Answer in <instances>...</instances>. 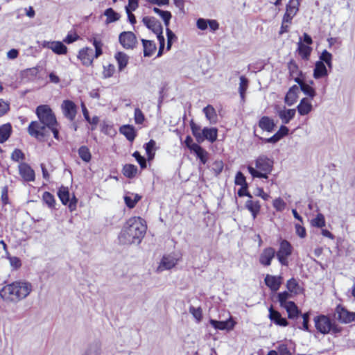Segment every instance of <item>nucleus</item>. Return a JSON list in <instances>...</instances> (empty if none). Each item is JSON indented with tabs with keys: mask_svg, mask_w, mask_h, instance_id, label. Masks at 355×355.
Instances as JSON below:
<instances>
[{
	"mask_svg": "<svg viewBox=\"0 0 355 355\" xmlns=\"http://www.w3.org/2000/svg\"><path fill=\"white\" fill-rule=\"evenodd\" d=\"M145 220L140 217L128 219L119 235L123 244L140 243L146 232Z\"/></svg>",
	"mask_w": 355,
	"mask_h": 355,
	"instance_id": "f257e3e1",
	"label": "nucleus"
},
{
	"mask_svg": "<svg viewBox=\"0 0 355 355\" xmlns=\"http://www.w3.org/2000/svg\"><path fill=\"white\" fill-rule=\"evenodd\" d=\"M33 290L32 284L26 281H15L0 290V297L6 302L17 303L26 298Z\"/></svg>",
	"mask_w": 355,
	"mask_h": 355,
	"instance_id": "f03ea898",
	"label": "nucleus"
},
{
	"mask_svg": "<svg viewBox=\"0 0 355 355\" xmlns=\"http://www.w3.org/2000/svg\"><path fill=\"white\" fill-rule=\"evenodd\" d=\"M89 42L92 43L95 48V53L94 54L92 48L84 47L80 49L78 54V58L81 61L83 65L87 67L92 65L94 59L98 58L103 53V42L101 40L94 36L89 39Z\"/></svg>",
	"mask_w": 355,
	"mask_h": 355,
	"instance_id": "7ed1b4c3",
	"label": "nucleus"
},
{
	"mask_svg": "<svg viewBox=\"0 0 355 355\" xmlns=\"http://www.w3.org/2000/svg\"><path fill=\"white\" fill-rule=\"evenodd\" d=\"M255 169L251 166H248L249 173L253 178H268V174L272 169L273 161L265 155H261L255 160Z\"/></svg>",
	"mask_w": 355,
	"mask_h": 355,
	"instance_id": "20e7f679",
	"label": "nucleus"
},
{
	"mask_svg": "<svg viewBox=\"0 0 355 355\" xmlns=\"http://www.w3.org/2000/svg\"><path fill=\"white\" fill-rule=\"evenodd\" d=\"M313 320L316 329L322 334H327L331 331L335 334L340 331V328L327 315H320L315 317Z\"/></svg>",
	"mask_w": 355,
	"mask_h": 355,
	"instance_id": "39448f33",
	"label": "nucleus"
},
{
	"mask_svg": "<svg viewBox=\"0 0 355 355\" xmlns=\"http://www.w3.org/2000/svg\"><path fill=\"white\" fill-rule=\"evenodd\" d=\"M36 114L40 121L47 128L57 123L55 116L47 105H39L36 108Z\"/></svg>",
	"mask_w": 355,
	"mask_h": 355,
	"instance_id": "423d86ee",
	"label": "nucleus"
},
{
	"mask_svg": "<svg viewBox=\"0 0 355 355\" xmlns=\"http://www.w3.org/2000/svg\"><path fill=\"white\" fill-rule=\"evenodd\" d=\"M293 247L288 241H281L279 250L275 254L281 265L285 266L288 265V258L291 255Z\"/></svg>",
	"mask_w": 355,
	"mask_h": 355,
	"instance_id": "0eeeda50",
	"label": "nucleus"
},
{
	"mask_svg": "<svg viewBox=\"0 0 355 355\" xmlns=\"http://www.w3.org/2000/svg\"><path fill=\"white\" fill-rule=\"evenodd\" d=\"M46 128H48L40 121H32L28 125V132L31 136L42 139L46 135Z\"/></svg>",
	"mask_w": 355,
	"mask_h": 355,
	"instance_id": "6e6552de",
	"label": "nucleus"
},
{
	"mask_svg": "<svg viewBox=\"0 0 355 355\" xmlns=\"http://www.w3.org/2000/svg\"><path fill=\"white\" fill-rule=\"evenodd\" d=\"M119 40L122 46L125 49H132L137 44V37L131 31L122 32L119 36Z\"/></svg>",
	"mask_w": 355,
	"mask_h": 355,
	"instance_id": "1a4fd4ad",
	"label": "nucleus"
},
{
	"mask_svg": "<svg viewBox=\"0 0 355 355\" xmlns=\"http://www.w3.org/2000/svg\"><path fill=\"white\" fill-rule=\"evenodd\" d=\"M42 48L51 49L58 55H65L67 53V47L60 41L44 40L40 43Z\"/></svg>",
	"mask_w": 355,
	"mask_h": 355,
	"instance_id": "9d476101",
	"label": "nucleus"
},
{
	"mask_svg": "<svg viewBox=\"0 0 355 355\" xmlns=\"http://www.w3.org/2000/svg\"><path fill=\"white\" fill-rule=\"evenodd\" d=\"M61 109L63 115L69 121H73L75 119L77 113V107L73 101L64 100L61 105Z\"/></svg>",
	"mask_w": 355,
	"mask_h": 355,
	"instance_id": "9b49d317",
	"label": "nucleus"
},
{
	"mask_svg": "<svg viewBox=\"0 0 355 355\" xmlns=\"http://www.w3.org/2000/svg\"><path fill=\"white\" fill-rule=\"evenodd\" d=\"M58 196L63 205L69 204L71 211L76 209L77 200L75 196L70 199V194L67 187H62L58 192Z\"/></svg>",
	"mask_w": 355,
	"mask_h": 355,
	"instance_id": "f8f14e48",
	"label": "nucleus"
},
{
	"mask_svg": "<svg viewBox=\"0 0 355 355\" xmlns=\"http://www.w3.org/2000/svg\"><path fill=\"white\" fill-rule=\"evenodd\" d=\"M275 254L276 252L273 248L268 247L264 248L259 254V263L265 267L270 266Z\"/></svg>",
	"mask_w": 355,
	"mask_h": 355,
	"instance_id": "ddd939ff",
	"label": "nucleus"
},
{
	"mask_svg": "<svg viewBox=\"0 0 355 355\" xmlns=\"http://www.w3.org/2000/svg\"><path fill=\"white\" fill-rule=\"evenodd\" d=\"M337 319L344 324H348L354 322V312H350L343 306L338 305L336 309Z\"/></svg>",
	"mask_w": 355,
	"mask_h": 355,
	"instance_id": "4468645a",
	"label": "nucleus"
},
{
	"mask_svg": "<svg viewBox=\"0 0 355 355\" xmlns=\"http://www.w3.org/2000/svg\"><path fill=\"white\" fill-rule=\"evenodd\" d=\"M178 259L172 255L164 256L157 268V272H162L166 270H170L176 266Z\"/></svg>",
	"mask_w": 355,
	"mask_h": 355,
	"instance_id": "2eb2a0df",
	"label": "nucleus"
},
{
	"mask_svg": "<svg viewBox=\"0 0 355 355\" xmlns=\"http://www.w3.org/2000/svg\"><path fill=\"white\" fill-rule=\"evenodd\" d=\"M210 324L216 329L219 330H232L233 329L235 322L230 318L225 321H217L214 319L209 320Z\"/></svg>",
	"mask_w": 355,
	"mask_h": 355,
	"instance_id": "dca6fc26",
	"label": "nucleus"
},
{
	"mask_svg": "<svg viewBox=\"0 0 355 355\" xmlns=\"http://www.w3.org/2000/svg\"><path fill=\"white\" fill-rule=\"evenodd\" d=\"M142 22L148 29L151 30L154 33H160V31L162 29V26L160 22L153 17H144L142 19Z\"/></svg>",
	"mask_w": 355,
	"mask_h": 355,
	"instance_id": "f3484780",
	"label": "nucleus"
},
{
	"mask_svg": "<svg viewBox=\"0 0 355 355\" xmlns=\"http://www.w3.org/2000/svg\"><path fill=\"white\" fill-rule=\"evenodd\" d=\"M19 174L25 181L31 182L35 180V172L26 163H21L19 166Z\"/></svg>",
	"mask_w": 355,
	"mask_h": 355,
	"instance_id": "a211bd4d",
	"label": "nucleus"
},
{
	"mask_svg": "<svg viewBox=\"0 0 355 355\" xmlns=\"http://www.w3.org/2000/svg\"><path fill=\"white\" fill-rule=\"evenodd\" d=\"M282 277L267 275L264 279L266 285L270 288L272 291H277L282 284Z\"/></svg>",
	"mask_w": 355,
	"mask_h": 355,
	"instance_id": "6ab92c4d",
	"label": "nucleus"
},
{
	"mask_svg": "<svg viewBox=\"0 0 355 355\" xmlns=\"http://www.w3.org/2000/svg\"><path fill=\"white\" fill-rule=\"evenodd\" d=\"M268 317L270 320L277 325L282 327H286L288 325L286 319L282 318L281 314L277 311L273 309L272 306L269 308Z\"/></svg>",
	"mask_w": 355,
	"mask_h": 355,
	"instance_id": "aec40b11",
	"label": "nucleus"
},
{
	"mask_svg": "<svg viewBox=\"0 0 355 355\" xmlns=\"http://www.w3.org/2000/svg\"><path fill=\"white\" fill-rule=\"evenodd\" d=\"M288 69L289 71L290 76L297 83H300V82L302 80L300 78V76H302V73L300 70L297 63L291 60L288 63Z\"/></svg>",
	"mask_w": 355,
	"mask_h": 355,
	"instance_id": "412c9836",
	"label": "nucleus"
},
{
	"mask_svg": "<svg viewBox=\"0 0 355 355\" xmlns=\"http://www.w3.org/2000/svg\"><path fill=\"white\" fill-rule=\"evenodd\" d=\"M296 113L295 109H282L277 111V114L284 124H287L292 120Z\"/></svg>",
	"mask_w": 355,
	"mask_h": 355,
	"instance_id": "4be33fe9",
	"label": "nucleus"
},
{
	"mask_svg": "<svg viewBox=\"0 0 355 355\" xmlns=\"http://www.w3.org/2000/svg\"><path fill=\"white\" fill-rule=\"evenodd\" d=\"M313 109L312 103L307 98H302L297 107L298 113L302 115H307Z\"/></svg>",
	"mask_w": 355,
	"mask_h": 355,
	"instance_id": "5701e85b",
	"label": "nucleus"
},
{
	"mask_svg": "<svg viewBox=\"0 0 355 355\" xmlns=\"http://www.w3.org/2000/svg\"><path fill=\"white\" fill-rule=\"evenodd\" d=\"M299 87L297 85L291 87L285 96V103L288 106L293 105L297 101Z\"/></svg>",
	"mask_w": 355,
	"mask_h": 355,
	"instance_id": "b1692460",
	"label": "nucleus"
},
{
	"mask_svg": "<svg viewBox=\"0 0 355 355\" xmlns=\"http://www.w3.org/2000/svg\"><path fill=\"white\" fill-rule=\"evenodd\" d=\"M259 126L264 131L271 132L274 130L275 123L274 120L268 116H263L259 121Z\"/></svg>",
	"mask_w": 355,
	"mask_h": 355,
	"instance_id": "393cba45",
	"label": "nucleus"
},
{
	"mask_svg": "<svg viewBox=\"0 0 355 355\" xmlns=\"http://www.w3.org/2000/svg\"><path fill=\"white\" fill-rule=\"evenodd\" d=\"M328 75L327 67L322 61H317L313 70V77L319 79Z\"/></svg>",
	"mask_w": 355,
	"mask_h": 355,
	"instance_id": "a878e982",
	"label": "nucleus"
},
{
	"mask_svg": "<svg viewBox=\"0 0 355 355\" xmlns=\"http://www.w3.org/2000/svg\"><path fill=\"white\" fill-rule=\"evenodd\" d=\"M245 207L251 213L253 219H255L260 211L261 205L259 201L250 198L245 202Z\"/></svg>",
	"mask_w": 355,
	"mask_h": 355,
	"instance_id": "bb28decb",
	"label": "nucleus"
},
{
	"mask_svg": "<svg viewBox=\"0 0 355 355\" xmlns=\"http://www.w3.org/2000/svg\"><path fill=\"white\" fill-rule=\"evenodd\" d=\"M192 152H193L196 155L197 157L200 159L202 164H205L207 162L209 159V153L200 146H193Z\"/></svg>",
	"mask_w": 355,
	"mask_h": 355,
	"instance_id": "cd10ccee",
	"label": "nucleus"
},
{
	"mask_svg": "<svg viewBox=\"0 0 355 355\" xmlns=\"http://www.w3.org/2000/svg\"><path fill=\"white\" fill-rule=\"evenodd\" d=\"M123 198L126 206L130 209H132L141 200V196L137 193H128L124 196Z\"/></svg>",
	"mask_w": 355,
	"mask_h": 355,
	"instance_id": "c85d7f7f",
	"label": "nucleus"
},
{
	"mask_svg": "<svg viewBox=\"0 0 355 355\" xmlns=\"http://www.w3.org/2000/svg\"><path fill=\"white\" fill-rule=\"evenodd\" d=\"M114 58L117 62L119 71H122L127 67L129 57L123 52H117Z\"/></svg>",
	"mask_w": 355,
	"mask_h": 355,
	"instance_id": "c756f323",
	"label": "nucleus"
},
{
	"mask_svg": "<svg viewBox=\"0 0 355 355\" xmlns=\"http://www.w3.org/2000/svg\"><path fill=\"white\" fill-rule=\"evenodd\" d=\"M144 47V55L145 57H150L156 50V45L151 40H141Z\"/></svg>",
	"mask_w": 355,
	"mask_h": 355,
	"instance_id": "7c9ffc66",
	"label": "nucleus"
},
{
	"mask_svg": "<svg viewBox=\"0 0 355 355\" xmlns=\"http://www.w3.org/2000/svg\"><path fill=\"white\" fill-rule=\"evenodd\" d=\"M12 133V126L10 123H5L0 126V144L6 141Z\"/></svg>",
	"mask_w": 355,
	"mask_h": 355,
	"instance_id": "2f4dec72",
	"label": "nucleus"
},
{
	"mask_svg": "<svg viewBox=\"0 0 355 355\" xmlns=\"http://www.w3.org/2000/svg\"><path fill=\"white\" fill-rule=\"evenodd\" d=\"M120 132L130 141H132L136 137L135 130L132 125H124L121 126L120 128Z\"/></svg>",
	"mask_w": 355,
	"mask_h": 355,
	"instance_id": "473e14b6",
	"label": "nucleus"
},
{
	"mask_svg": "<svg viewBox=\"0 0 355 355\" xmlns=\"http://www.w3.org/2000/svg\"><path fill=\"white\" fill-rule=\"evenodd\" d=\"M218 130L216 128H205L202 130L203 140L207 139L213 143L217 139Z\"/></svg>",
	"mask_w": 355,
	"mask_h": 355,
	"instance_id": "72a5a7b5",
	"label": "nucleus"
},
{
	"mask_svg": "<svg viewBox=\"0 0 355 355\" xmlns=\"http://www.w3.org/2000/svg\"><path fill=\"white\" fill-rule=\"evenodd\" d=\"M311 50L310 46L302 43L301 40L297 43V51L303 60H306L309 58Z\"/></svg>",
	"mask_w": 355,
	"mask_h": 355,
	"instance_id": "f704fd0d",
	"label": "nucleus"
},
{
	"mask_svg": "<svg viewBox=\"0 0 355 355\" xmlns=\"http://www.w3.org/2000/svg\"><path fill=\"white\" fill-rule=\"evenodd\" d=\"M283 307L286 310L288 318L294 319L300 314V311L293 302H289Z\"/></svg>",
	"mask_w": 355,
	"mask_h": 355,
	"instance_id": "c9c22d12",
	"label": "nucleus"
},
{
	"mask_svg": "<svg viewBox=\"0 0 355 355\" xmlns=\"http://www.w3.org/2000/svg\"><path fill=\"white\" fill-rule=\"evenodd\" d=\"M104 15L106 16L105 24L115 22L120 19V15L115 12L112 8H110L105 10Z\"/></svg>",
	"mask_w": 355,
	"mask_h": 355,
	"instance_id": "e433bc0d",
	"label": "nucleus"
},
{
	"mask_svg": "<svg viewBox=\"0 0 355 355\" xmlns=\"http://www.w3.org/2000/svg\"><path fill=\"white\" fill-rule=\"evenodd\" d=\"M206 118L211 123H216L217 122V114L215 109L211 105H207L203 109Z\"/></svg>",
	"mask_w": 355,
	"mask_h": 355,
	"instance_id": "4c0bfd02",
	"label": "nucleus"
},
{
	"mask_svg": "<svg viewBox=\"0 0 355 355\" xmlns=\"http://www.w3.org/2000/svg\"><path fill=\"white\" fill-rule=\"evenodd\" d=\"M300 0H290L286 6V12L296 15L299 10Z\"/></svg>",
	"mask_w": 355,
	"mask_h": 355,
	"instance_id": "58836bf2",
	"label": "nucleus"
},
{
	"mask_svg": "<svg viewBox=\"0 0 355 355\" xmlns=\"http://www.w3.org/2000/svg\"><path fill=\"white\" fill-rule=\"evenodd\" d=\"M153 11L163 19L166 27L168 26L171 18V12L169 11L160 10L157 8H154Z\"/></svg>",
	"mask_w": 355,
	"mask_h": 355,
	"instance_id": "ea45409f",
	"label": "nucleus"
},
{
	"mask_svg": "<svg viewBox=\"0 0 355 355\" xmlns=\"http://www.w3.org/2000/svg\"><path fill=\"white\" fill-rule=\"evenodd\" d=\"M137 173V167L133 164H126L123 166V173L129 178H133Z\"/></svg>",
	"mask_w": 355,
	"mask_h": 355,
	"instance_id": "a19ab883",
	"label": "nucleus"
},
{
	"mask_svg": "<svg viewBox=\"0 0 355 355\" xmlns=\"http://www.w3.org/2000/svg\"><path fill=\"white\" fill-rule=\"evenodd\" d=\"M300 83L298 84L304 94L309 96L311 98H313V97L315 96V89L309 85L304 83L302 80Z\"/></svg>",
	"mask_w": 355,
	"mask_h": 355,
	"instance_id": "79ce46f5",
	"label": "nucleus"
},
{
	"mask_svg": "<svg viewBox=\"0 0 355 355\" xmlns=\"http://www.w3.org/2000/svg\"><path fill=\"white\" fill-rule=\"evenodd\" d=\"M311 224L312 226L319 228L324 227L326 222L324 215L321 213L318 214L315 218L311 220Z\"/></svg>",
	"mask_w": 355,
	"mask_h": 355,
	"instance_id": "37998d69",
	"label": "nucleus"
},
{
	"mask_svg": "<svg viewBox=\"0 0 355 355\" xmlns=\"http://www.w3.org/2000/svg\"><path fill=\"white\" fill-rule=\"evenodd\" d=\"M78 155L85 162H89L92 157L89 148L85 146L80 147L78 149Z\"/></svg>",
	"mask_w": 355,
	"mask_h": 355,
	"instance_id": "c03bdc74",
	"label": "nucleus"
},
{
	"mask_svg": "<svg viewBox=\"0 0 355 355\" xmlns=\"http://www.w3.org/2000/svg\"><path fill=\"white\" fill-rule=\"evenodd\" d=\"M248 87V80L245 76L240 77L239 94L242 100L245 98V92Z\"/></svg>",
	"mask_w": 355,
	"mask_h": 355,
	"instance_id": "a18cd8bd",
	"label": "nucleus"
},
{
	"mask_svg": "<svg viewBox=\"0 0 355 355\" xmlns=\"http://www.w3.org/2000/svg\"><path fill=\"white\" fill-rule=\"evenodd\" d=\"M320 60V61H322L323 63H326L329 68L332 67V55L327 50H324L322 52Z\"/></svg>",
	"mask_w": 355,
	"mask_h": 355,
	"instance_id": "49530a36",
	"label": "nucleus"
},
{
	"mask_svg": "<svg viewBox=\"0 0 355 355\" xmlns=\"http://www.w3.org/2000/svg\"><path fill=\"white\" fill-rule=\"evenodd\" d=\"M155 141L153 139L150 140L147 144L145 145V149L146 154L148 155V159H151L153 158L155 155Z\"/></svg>",
	"mask_w": 355,
	"mask_h": 355,
	"instance_id": "de8ad7c7",
	"label": "nucleus"
},
{
	"mask_svg": "<svg viewBox=\"0 0 355 355\" xmlns=\"http://www.w3.org/2000/svg\"><path fill=\"white\" fill-rule=\"evenodd\" d=\"M278 301L281 305V306H284L286 305L287 303H288L290 301H288L289 299L292 297V295L287 291L282 292L278 294Z\"/></svg>",
	"mask_w": 355,
	"mask_h": 355,
	"instance_id": "09e8293b",
	"label": "nucleus"
},
{
	"mask_svg": "<svg viewBox=\"0 0 355 355\" xmlns=\"http://www.w3.org/2000/svg\"><path fill=\"white\" fill-rule=\"evenodd\" d=\"M191 128L193 136L198 142L203 141L202 132H201L200 127L193 123L191 124Z\"/></svg>",
	"mask_w": 355,
	"mask_h": 355,
	"instance_id": "8fccbe9b",
	"label": "nucleus"
},
{
	"mask_svg": "<svg viewBox=\"0 0 355 355\" xmlns=\"http://www.w3.org/2000/svg\"><path fill=\"white\" fill-rule=\"evenodd\" d=\"M44 202L51 208L54 207L55 200L54 196L49 192H44L42 196Z\"/></svg>",
	"mask_w": 355,
	"mask_h": 355,
	"instance_id": "3c124183",
	"label": "nucleus"
},
{
	"mask_svg": "<svg viewBox=\"0 0 355 355\" xmlns=\"http://www.w3.org/2000/svg\"><path fill=\"white\" fill-rule=\"evenodd\" d=\"M115 71V67L112 64H109L106 66H103V78H107L113 76Z\"/></svg>",
	"mask_w": 355,
	"mask_h": 355,
	"instance_id": "603ef678",
	"label": "nucleus"
},
{
	"mask_svg": "<svg viewBox=\"0 0 355 355\" xmlns=\"http://www.w3.org/2000/svg\"><path fill=\"white\" fill-rule=\"evenodd\" d=\"M134 119L137 124H142L145 120L144 114L138 107L135 109Z\"/></svg>",
	"mask_w": 355,
	"mask_h": 355,
	"instance_id": "864d4df0",
	"label": "nucleus"
},
{
	"mask_svg": "<svg viewBox=\"0 0 355 355\" xmlns=\"http://www.w3.org/2000/svg\"><path fill=\"white\" fill-rule=\"evenodd\" d=\"M85 355H101V348L97 345H90L86 350Z\"/></svg>",
	"mask_w": 355,
	"mask_h": 355,
	"instance_id": "5fc2aeb1",
	"label": "nucleus"
},
{
	"mask_svg": "<svg viewBox=\"0 0 355 355\" xmlns=\"http://www.w3.org/2000/svg\"><path fill=\"white\" fill-rule=\"evenodd\" d=\"M286 287L290 292L295 293L297 292V290L299 288V286L297 281L293 278L289 279L287 282Z\"/></svg>",
	"mask_w": 355,
	"mask_h": 355,
	"instance_id": "6e6d98bb",
	"label": "nucleus"
},
{
	"mask_svg": "<svg viewBox=\"0 0 355 355\" xmlns=\"http://www.w3.org/2000/svg\"><path fill=\"white\" fill-rule=\"evenodd\" d=\"M189 313L193 316V318L200 322L202 319V310L200 308H195L194 306L189 307Z\"/></svg>",
	"mask_w": 355,
	"mask_h": 355,
	"instance_id": "4d7b16f0",
	"label": "nucleus"
},
{
	"mask_svg": "<svg viewBox=\"0 0 355 355\" xmlns=\"http://www.w3.org/2000/svg\"><path fill=\"white\" fill-rule=\"evenodd\" d=\"M235 184L241 187L248 186L244 175L239 171L235 177Z\"/></svg>",
	"mask_w": 355,
	"mask_h": 355,
	"instance_id": "13d9d810",
	"label": "nucleus"
},
{
	"mask_svg": "<svg viewBox=\"0 0 355 355\" xmlns=\"http://www.w3.org/2000/svg\"><path fill=\"white\" fill-rule=\"evenodd\" d=\"M272 205L274 208L278 211H283L286 207V203L280 198L274 200Z\"/></svg>",
	"mask_w": 355,
	"mask_h": 355,
	"instance_id": "bf43d9fd",
	"label": "nucleus"
},
{
	"mask_svg": "<svg viewBox=\"0 0 355 355\" xmlns=\"http://www.w3.org/2000/svg\"><path fill=\"white\" fill-rule=\"evenodd\" d=\"M10 109V105L8 102L0 98V117L5 115Z\"/></svg>",
	"mask_w": 355,
	"mask_h": 355,
	"instance_id": "052dcab7",
	"label": "nucleus"
},
{
	"mask_svg": "<svg viewBox=\"0 0 355 355\" xmlns=\"http://www.w3.org/2000/svg\"><path fill=\"white\" fill-rule=\"evenodd\" d=\"M132 156L136 159V160L138 162V163L139 164L141 168H144L146 167V159L142 157L139 152L137 151H135Z\"/></svg>",
	"mask_w": 355,
	"mask_h": 355,
	"instance_id": "680f3d73",
	"label": "nucleus"
},
{
	"mask_svg": "<svg viewBox=\"0 0 355 355\" xmlns=\"http://www.w3.org/2000/svg\"><path fill=\"white\" fill-rule=\"evenodd\" d=\"M139 6L138 0H128V5L125 6V12L135 11Z\"/></svg>",
	"mask_w": 355,
	"mask_h": 355,
	"instance_id": "e2e57ef3",
	"label": "nucleus"
},
{
	"mask_svg": "<svg viewBox=\"0 0 355 355\" xmlns=\"http://www.w3.org/2000/svg\"><path fill=\"white\" fill-rule=\"evenodd\" d=\"M24 157V153L19 149H15L11 155V158L13 161L19 162L21 159H23Z\"/></svg>",
	"mask_w": 355,
	"mask_h": 355,
	"instance_id": "0e129e2a",
	"label": "nucleus"
},
{
	"mask_svg": "<svg viewBox=\"0 0 355 355\" xmlns=\"http://www.w3.org/2000/svg\"><path fill=\"white\" fill-rule=\"evenodd\" d=\"M223 169V163L220 160H216L213 164V170L216 175L222 172Z\"/></svg>",
	"mask_w": 355,
	"mask_h": 355,
	"instance_id": "69168bd1",
	"label": "nucleus"
},
{
	"mask_svg": "<svg viewBox=\"0 0 355 355\" xmlns=\"http://www.w3.org/2000/svg\"><path fill=\"white\" fill-rule=\"evenodd\" d=\"M295 232L298 236H300V238H304L306 236V230L303 226H302L300 224L297 223L295 224Z\"/></svg>",
	"mask_w": 355,
	"mask_h": 355,
	"instance_id": "338daca9",
	"label": "nucleus"
},
{
	"mask_svg": "<svg viewBox=\"0 0 355 355\" xmlns=\"http://www.w3.org/2000/svg\"><path fill=\"white\" fill-rule=\"evenodd\" d=\"M78 37H79L76 33H69L63 40V42L67 44H71L78 40Z\"/></svg>",
	"mask_w": 355,
	"mask_h": 355,
	"instance_id": "774afa93",
	"label": "nucleus"
}]
</instances>
